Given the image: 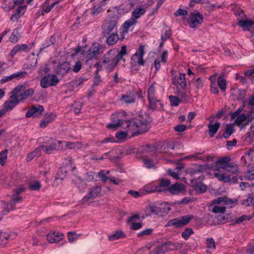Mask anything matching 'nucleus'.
I'll list each match as a JSON object with an SVG mask.
<instances>
[{
    "mask_svg": "<svg viewBox=\"0 0 254 254\" xmlns=\"http://www.w3.org/2000/svg\"><path fill=\"white\" fill-rule=\"evenodd\" d=\"M152 119L147 113L139 116L135 119L124 121L122 127L125 129L129 137L144 133L149 128Z\"/></svg>",
    "mask_w": 254,
    "mask_h": 254,
    "instance_id": "f257e3e1",
    "label": "nucleus"
},
{
    "mask_svg": "<svg viewBox=\"0 0 254 254\" xmlns=\"http://www.w3.org/2000/svg\"><path fill=\"white\" fill-rule=\"evenodd\" d=\"M145 54L144 46L140 45L135 53L131 57L130 64L132 70H138L140 66L145 65L146 62L143 59Z\"/></svg>",
    "mask_w": 254,
    "mask_h": 254,
    "instance_id": "f03ea898",
    "label": "nucleus"
},
{
    "mask_svg": "<svg viewBox=\"0 0 254 254\" xmlns=\"http://www.w3.org/2000/svg\"><path fill=\"white\" fill-rule=\"evenodd\" d=\"M104 50L105 47L103 45L98 43L93 44L85 54L82 53L84 55L85 63L89 64L90 61L96 59Z\"/></svg>",
    "mask_w": 254,
    "mask_h": 254,
    "instance_id": "7ed1b4c3",
    "label": "nucleus"
},
{
    "mask_svg": "<svg viewBox=\"0 0 254 254\" xmlns=\"http://www.w3.org/2000/svg\"><path fill=\"white\" fill-rule=\"evenodd\" d=\"M118 52V49L114 48L108 51L103 58L102 64H104V68L107 70L108 72L113 70L117 65L112 54Z\"/></svg>",
    "mask_w": 254,
    "mask_h": 254,
    "instance_id": "20e7f679",
    "label": "nucleus"
},
{
    "mask_svg": "<svg viewBox=\"0 0 254 254\" xmlns=\"http://www.w3.org/2000/svg\"><path fill=\"white\" fill-rule=\"evenodd\" d=\"M117 19L115 17L110 18L107 20L103 26V36L108 37L110 34L117 33Z\"/></svg>",
    "mask_w": 254,
    "mask_h": 254,
    "instance_id": "39448f33",
    "label": "nucleus"
},
{
    "mask_svg": "<svg viewBox=\"0 0 254 254\" xmlns=\"http://www.w3.org/2000/svg\"><path fill=\"white\" fill-rule=\"evenodd\" d=\"M193 218L192 215H184L169 220L166 224V227L174 226L176 228H181L187 225Z\"/></svg>",
    "mask_w": 254,
    "mask_h": 254,
    "instance_id": "423d86ee",
    "label": "nucleus"
},
{
    "mask_svg": "<svg viewBox=\"0 0 254 254\" xmlns=\"http://www.w3.org/2000/svg\"><path fill=\"white\" fill-rule=\"evenodd\" d=\"M47 145H41L43 146L42 150H44V152L47 154H50L54 151L58 150V147L59 146L61 142L56 139H53L52 138L45 137L44 139Z\"/></svg>",
    "mask_w": 254,
    "mask_h": 254,
    "instance_id": "0eeeda50",
    "label": "nucleus"
},
{
    "mask_svg": "<svg viewBox=\"0 0 254 254\" xmlns=\"http://www.w3.org/2000/svg\"><path fill=\"white\" fill-rule=\"evenodd\" d=\"M59 81L56 75L47 74L41 80L40 85L42 88H47L51 86H56Z\"/></svg>",
    "mask_w": 254,
    "mask_h": 254,
    "instance_id": "6e6552de",
    "label": "nucleus"
},
{
    "mask_svg": "<svg viewBox=\"0 0 254 254\" xmlns=\"http://www.w3.org/2000/svg\"><path fill=\"white\" fill-rule=\"evenodd\" d=\"M203 21V15L197 11H194L190 14V19L189 21V26L192 28H197L202 23Z\"/></svg>",
    "mask_w": 254,
    "mask_h": 254,
    "instance_id": "1a4fd4ad",
    "label": "nucleus"
},
{
    "mask_svg": "<svg viewBox=\"0 0 254 254\" xmlns=\"http://www.w3.org/2000/svg\"><path fill=\"white\" fill-rule=\"evenodd\" d=\"M22 200L21 197L19 195H16L13 193L12 195V199L9 202L5 203L3 206V210L2 211L3 214L6 215L11 210H12L15 208V204L20 202Z\"/></svg>",
    "mask_w": 254,
    "mask_h": 254,
    "instance_id": "9d476101",
    "label": "nucleus"
},
{
    "mask_svg": "<svg viewBox=\"0 0 254 254\" xmlns=\"http://www.w3.org/2000/svg\"><path fill=\"white\" fill-rule=\"evenodd\" d=\"M101 191V188L100 186H95L89 189L88 193L81 200L82 204L86 203L89 200L96 198Z\"/></svg>",
    "mask_w": 254,
    "mask_h": 254,
    "instance_id": "9b49d317",
    "label": "nucleus"
},
{
    "mask_svg": "<svg viewBox=\"0 0 254 254\" xmlns=\"http://www.w3.org/2000/svg\"><path fill=\"white\" fill-rule=\"evenodd\" d=\"M44 111V107L40 105H35L30 108L25 114L26 118H38Z\"/></svg>",
    "mask_w": 254,
    "mask_h": 254,
    "instance_id": "f8f14e48",
    "label": "nucleus"
},
{
    "mask_svg": "<svg viewBox=\"0 0 254 254\" xmlns=\"http://www.w3.org/2000/svg\"><path fill=\"white\" fill-rule=\"evenodd\" d=\"M148 105L147 108L149 111L154 112L155 111L163 110V104L161 100L157 98L148 99Z\"/></svg>",
    "mask_w": 254,
    "mask_h": 254,
    "instance_id": "ddd939ff",
    "label": "nucleus"
},
{
    "mask_svg": "<svg viewBox=\"0 0 254 254\" xmlns=\"http://www.w3.org/2000/svg\"><path fill=\"white\" fill-rule=\"evenodd\" d=\"M167 190L173 195L179 194L181 193H185L186 187L182 183H176L167 188Z\"/></svg>",
    "mask_w": 254,
    "mask_h": 254,
    "instance_id": "4468645a",
    "label": "nucleus"
},
{
    "mask_svg": "<svg viewBox=\"0 0 254 254\" xmlns=\"http://www.w3.org/2000/svg\"><path fill=\"white\" fill-rule=\"evenodd\" d=\"M162 208L154 204H150L148 206L145 210V216H143L142 218L150 216L152 215H158L160 212H162Z\"/></svg>",
    "mask_w": 254,
    "mask_h": 254,
    "instance_id": "2eb2a0df",
    "label": "nucleus"
},
{
    "mask_svg": "<svg viewBox=\"0 0 254 254\" xmlns=\"http://www.w3.org/2000/svg\"><path fill=\"white\" fill-rule=\"evenodd\" d=\"M127 54V46L126 45H123L122 46L120 51L119 52L118 51L117 53H115L112 54L113 58L117 65L121 60H123L124 62L125 61V59L123 58V57Z\"/></svg>",
    "mask_w": 254,
    "mask_h": 254,
    "instance_id": "dca6fc26",
    "label": "nucleus"
},
{
    "mask_svg": "<svg viewBox=\"0 0 254 254\" xmlns=\"http://www.w3.org/2000/svg\"><path fill=\"white\" fill-rule=\"evenodd\" d=\"M24 88V86L22 85L15 87L13 90L12 94L10 96L8 100L13 102L17 105L20 101L19 99H18V96L17 97V95Z\"/></svg>",
    "mask_w": 254,
    "mask_h": 254,
    "instance_id": "f3484780",
    "label": "nucleus"
},
{
    "mask_svg": "<svg viewBox=\"0 0 254 254\" xmlns=\"http://www.w3.org/2000/svg\"><path fill=\"white\" fill-rule=\"evenodd\" d=\"M168 251L166 242L161 243L151 250L149 254H164Z\"/></svg>",
    "mask_w": 254,
    "mask_h": 254,
    "instance_id": "a211bd4d",
    "label": "nucleus"
},
{
    "mask_svg": "<svg viewBox=\"0 0 254 254\" xmlns=\"http://www.w3.org/2000/svg\"><path fill=\"white\" fill-rule=\"evenodd\" d=\"M56 117V115L53 113L47 115L41 121L40 127L45 128L49 124L55 120Z\"/></svg>",
    "mask_w": 254,
    "mask_h": 254,
    "instance_id": "6ab92c4d",
    "label": "nucleus"
},
{
    "mask_svg": "<svg viewBox=\"0 0 254 254\" xmlns=\"http://www.w3.org/2000/svg\"><path fill=\"white\" fill-rule=\"evenodd\" d=\"M26 8V5L19 6L17 8L15 12L11 15L10 17V20L13 21H17L18 19L21 17V16L25 13Z\"/></svg>",
    "mask_w": 254,
    "mask_h": 254,
    "instance_id": "aec40b11",
    "label": "nucleus"
},
{
    "mask_svg": "<svg viewBox=\"0 0 254 254\" xmlns=\"http://www.w3.org/2000/svg\"><path fill=\"white\" fill-rule=\"evenodd\" d=\"M70 68V67L69 63L67 62H65L60 64L58 66L57 72L59 75L63 76L67 73Z\"/></svg>",
    "mask_w": 254,
    "mask_h": 254,
    "instance_id": "412c9836",
    "label": "nucleus"
},
{
    "mask_svg": "<svg viewBox=\"0 0 254 254\" xmlns=\"http://www.w3.org/2000/svg\"><path fill=\"white\" fill-rule=\"evenodd\" d=\"M146 11L145 8L142 7L141 5H138L131 12V17L134 18L137 20V19L143 15Z\"/></svg>",
    "mask_w": 254,
    "mask_h": 254,
    "instance_id": "4be33fe9",
    "label": "nucleus"
},
{
    "mask_svg": "<svg viewBox=\"0 0 254 254\" xmlns=\"http://www.w3.org/2000/svg\"><path fill=\"white\" fill-rule=\"evenodd\" d=\"M220 127V124L219 122L215 123V124H212L211 122L208 125V129L207 132L210 137H212L217 133L218 130Z\"/></svg>",
    "mask_w": 254,
    "mask_h": 254,
    "instance_id": "5701e85b",
    "label": "nucleus"
},
{
    "mask_svg": "<svg viewBox=\"0 0 254 254\" xmlns=\"http://www.w3.org/2000/svg\"><path fill=\"white\" fill-rule=\"evenodd\" d=\"M170 184L171 182L169 180L162 179L158 185L156 187L154 190L157 192L167 190V189H166V188L170 186Z\"/></svg>",
    "mask_w": 254,
    "mask_h": 254,
    "instance_id": "b1692460",
    "label": "nucleus"
},
{
    "mask_svg": "<svg viewBox=\"0 0 254 254\" xmlns=\"http://www.w3.org/2000/svg\"><path fill=\"white\" fill-rule=\"evenodd\" d=\"M42 147H43V146H39L34 151L28 153L26 157V160L27 162H30L35 157L40 156L41 154V150H42Z\"/></svg>",
    "mask_w": 254,
    "mask_h": 254,
    "instance_id": "393cba45",
    "label": "nucleus"
},
{
    "mask_svg": "<svg viewBox=\"0 0 254 254\" xmlns=\"http://www.w3.org/2000/svg\"><path fill=\"white\" fill-rule=\"evenodd\" d=\"M137 21L131 17L129 19H127L123 24V30L124 32H127L128 30L132 28H133L134 26L137 23Z\"/></svg>",
    "mask_w": 254,
    "mask_h": 254,
    "instance_id": "a878e982",
    "label": "nucleus"
},
{
    "mask_svg": "<svg viewBox=\"0 0 254 254\" xmlns=\"http://www.w3.org/2000/svg\"><path fill=\"white\" fill-rule=\"evenodd\" d=\"M135 101V96L132 93L123 94L120 99V101L126 104H132Z\"/></svg>",
    "mask_w": 254,
    "mask_h": 254,
    "instance_id": "bb28decb",
    "label": "nucleus"
},
{
    "mask_svg": "<svg viewBox=\"0 0 254 254\" xmlns=\"http://www.w3.org/2000/svg\"><path fill=\"white\" fill-rule=\"evenodd\" d=\"M254 111H250L247 115L245 114H240L235 121V123L237 125H241L243 122L247 121L250 116L253 114Z\"/></svg>",
    "mask_w": 254,
    "mask_h": 254,
    "instance_id": "cd10ccee",
    "label": "nucleus"
},
{
    "mask_svg": "<svg viewBox=\"0 0 254 254\" xmlns=\"http://www.w3.org/2000/svg\"><path fill=\"white\" fill-rule=\"evenodd\" d=\"M35 90L33 88H29L24 91V92L18 95V98L20 102H22L27 99L34 93Z\"/></svg>",
    "mask_w": 254,
    "mask_h": 254,
    "instance_id": "c85d7f7f",
    "label": "nucleus"
},
{
    "mask_svg": "<svg viewBox=\"0 0 254 254\" xmlns=\"http://www.w3.org/2000/svg\"><path fill=\"white\" fill-rule=\"evenodd\" d=\"M231 160L230 157H225L222 158L216 162L217 167L219 168L225 169L229 164V162Z\"/></svg>",
    "mask_w": 254,
    "mask_h": 254,
    "instance_id": "c756f323",
    "label": "nucleus"
},
{
    "mask_svg": "<svg viewBox=\"0 0 254 254\" xmlns=\"http://www.w3.org/2000/svg\"><path fill=\"white\" fill-rule=\"evenodd\" d=\"M73 183L76 186L80 192L84 191L86 187V182L81 178L78 177L75 181H73Z\"/></svg>",
    "mask_w": 254,
    "mask_h": 254,
    "instance_id": "7c9ffc66",
    "label": "nucleus"
},
{
    "mask_svg": "<svg viewBox=\"0 0 254 254\" xmlns=\"http://www.w3.org/2000/svg\"><path fill=\"white\" fill-rule=\"evenodd\" d=\"M126 236V234L122 231H117L114 233L108 236V240L110 241H113L125 238Z\"/></svg>",
    "mask_w": 254,
    "mask_h": 254,
    "instance_id": "2f4dec72",
    "label": "nucleus"
},
{
    "mask_svg": "<svg viewBox=\"0 0 254 254\" xmlns=\"http://www.w3.org/2000/svg\"><path fill=\"white\" fill-rule=\"evenodd\" d=\"M106 43L108 45L112 46L117 43L119 40V36L117 33L110 34L106 37Z\"/></svg>",
    "mask_w": 254,
    "mask_h": 254,
    "instance_id": "473e14b6",
    "label": "nucleus"
},
{
    "mask_svg": "<svg viewBox=\"0 0 254 254\" xmlns=\"http://www.w3.org/2000/svg\"><path fill=\"white\" fill-rule=\"evenodd\" d=\"M56 42V38L54 36H51L47 38L42 44V47L40 48V51L43 50L46 48L49 47L51 45H53Z\"/></svg>",
    "mask_w": 254,
    "mask_h": 254,
    "instance_id": "72a5a7b5",
    "label": "nucleus"
},
{
    "mask_svg": "<svg viewBox=\"0 0 254 254\" xmlns=\"http://www.w3.org/2000/svg\"><path fill=\"white\" fill-rule=\"evenodd\" d=\"M156 83L154 82L150 86L147 91V99H151L153 98H157V93L156 92V87L155 85Z\"/></svg>",
    "mask_w": 254,
    "mask_h": 254,
    "instance_id": "f704fd0d",
    "label": "nucleus"
},
{
    "mask_svg": "<svg viewBox=\"0 0 254 254\" xmlns=\"http://www.w3.org/2000/svg\"><path fill=\"white\" fill-rule=\"evenodd\" d=\"M166 243L168 251L181 249L183 247V244L180 242L172 243L170 241H168Z\"/></svg>",
    "mask_w": 254,
    "mask_h": 254,
    "instance_id": "c9c22d12",
    "label": "nucleus"
},
{
    "mask_svg": "<svg viewBox=\"0 0 254 254\" xmlns=\"http://www.w3.org/2000/svg\"><path fill=\"white\" fill-rule=\"evenodd\" d=\"M234 132V129L232 125L231 124H227L226 125L225 132L223 134L222 136L225 139H228Z\"/></svg>",
    "mask_w": 254,
    "mask_h": 254,
    "instance_id": "e433bc0d",
    "label": "nucleus"
},
{
    "mask_svg": "<svg viewBox=\"0 0 254 254\" xmlns=\"http://www.w3.org/2000/svg\"><path fill=\"white\" fill-rule=\"evenodd\" d=\"M29 189L33 191H38L41 188V185L39 181H31L28 183Z\"/></svg>",
    "mask_w": 254,
    "mask_h": 254,
    "instance_id": "4c0bfd02",
    "label": "nucleus"
},
{
    "mask_svg": "<svg viewBox=\"0 0 254 254\" xmlns=\"http://www.w3.org/2000/svg\"><path fill=\"white\" fill-rule=\"evenodd\" d=\"M252 218V216L243 215L241 216V217L237 218L234 222L230 223V225L232 226V225H234L236 224H240L245 221L250 220Z\"/></svg>",
    "mask_w": 254,
    "mask_h": 254,
    "instance_id": "58836bf2",
    "label": "nucleus"
},
{
    "mask_svg": "<svg viewBox=\"0 0 254 254\" xmlns=\"http://www.w3.org/2000/svg\"><path fill=\"white\" fill-rule=\"evenodd\" d=\"M19 28L14 29L9 37V41L12 43H16L18 40Z\"/></svg>",
    "mask_w": 254,
    "mask_h": 254,
    "instance_id": "ea45409f",
    "label": "nucleus"
},
{
    "mask_svg": "<svg viewBox=\"0 0 254 254\" xmlns=\"http://www.w3.org/2000/svg\"><path fill=\"white\" fill-rule=\"evenodd\" d=\"M227 199L225 197H219L217 199H214L213 200V204H220L221 202H224L225 203H228V202H230L231 203H235L237 201V199H235L234 200L229 199L228 201Z\"/></svg>",
    "mask_w": 254,
    "mask_h": 254,
    "instance_id": "a19ab883",
    "label": "nucleus"
},
{
    "mask_svg": "<svg viewBox=\"0 0 254 254\" xmlns=\"http://www.w3.org/2000/svg\"><path fill=\"white\" fill-rule=\"evenodd\" d=\"M177 83L180 85L182 89H185L187 83L185 78V73H180L177 80Z\"/></svg>",
    "mask_w": 254,
    "mask_h": 254,
    "instance_id": "79ce46f5",
    "label": "nucleus"
},
{
    "mask_svg": "<svg viewBox=\"0 0 254 254\" xmlns=\"http://www.w3.org/2000/svg\"><path fill=\"white\" fill-rule=\"evenodd\" d=\"M16 105H17V104L14 103V102L9 101V100H7L3 104L2 106H3V108L2 109H5L6 110V112L7 111H11Z\"/></svg>",
    "mask_w": 254,
    "mask_h": 254,
    "instance_id": "37998d69",
    "label": "nucleus"
},
{
    "mask_svg": "<svg viewBox=\"0 0 254 254\" xmlns=\"http://www.w3.org/2000/svg\"><path fill=\"white\" fill-rule=\"evenodd\" d=\"M194 189L196 191L203 193L206 190L207 187L201 182H199L194 185Z\"/></svg>",
    "mask_w": 254,
    "mask_h": 254,
    "instance_id": "c03bdc74",
    "label": "nucleus"
},
{
    "mask_svg": "<svg viewBox=\"0 0 254 254\" xmlns=\"http://www.w3.org/2000/svg\"><path fill=\"white\" fill-rule=\"evenodd\" d=\"M217 84L221 90L225 91L227 87L226 80L223 77L219 76L217 78Z\"/></svg>",
    "mask_w": 254,
    "mask_h": 254,
    "instance_id": "a18cd8bd",
    "label": "nucleus"
},
{
    "mask_svg": "<svg viewBox=\"0 0 254 254\" xmlns=\"http://www.w3.org/2000/svg\"><path fill=\"white\" fill-rule=\"evenodd\" d=\"M169 99L170 105L172 106H177L181 102V100L175 96L170 95L169 96Z\"/></svg>",
    "mask_w": 254,
    "mask_h": 254,
    "instance_id": "49530a36",
    "label": "nucleus"
},
{
    "mask_svg": "<svg viewBox=\"0 0 254 254\" xmlns=\"http://www.w3.org/2000/svg\"><path fill=\"white\" fill-rule=\"evenodd\" d=\"M27 73L25 71H19L12 73L13 80H19L26 76Z\"/></svg>",
    "mask_w": 254,
    "mask_h": 254,
    "instance_id": "de8ad7c7",
    "label": "nucleus"
},
{
    "mask_svg": "<svg viewBox=\"0 0 254 254\" xmlns=\"http://www.w3.org/2000/svg\"><path fill=\"white\" fill-rule=\"evenodd\" d=\"M193 231L191 228H186L184 231L182 233V237L185 240H187L189 239L190 236L193 234Z\"/></svg>",
    "mask_w": 254,
    "mask_h": 254,
    "instance_id": "09e8293b",
    "label": "nucleus"
},
{
    "mask_svg": "<svg viewBox=\"0 0 254 254\" xmlns=\"http://www.w3.org/2000/svg\"><path fill=\"white\" fill-rule=\"evenodd\" d=\"M123 121L122 120H118L117 122L108 124L106 127L109 129H117L118 127L122 126Z\"/></svg>",
    "mask_w": 254,
    "mask_h": 254,
    "instance_id": "8fccbe9b",
    "label": "nucleus"
},
{
    "mask_svg": "<svg viewBox=\"0 0 254 254\" xmlns=\"http://www.w3.org/2000/svg\"><path fill=\"white\" fill-rule=\"evenodd\" d=\"M253 21L240 20L239 21V25L243 28H250L253 26Z\"/></svg>",
    "mask_w": 254,
    "mask_h": 254,
    "instance_id": "3c124183",
    "label": "nucleus"
},
{
    "mask_svg": "<svg viewBox=\"0 0 254 254\" xmlns=\"http://www.w3.org/2000/svg\"><path fill=\"white\" fill-rule=\"evenodd\" d=\"M7 150L5 149L0 152V164L3 166L7 159Z\"/></svg>",
    "mask_w": 254,
    "mask_h": 254,
    "instance_id": "603ef678",
    "label": "nucleus"
},
{
    "mask_svg": "<svg viewBox=\"0 0 254 254\" xmlns=\"http://www.w3.org/2000/svg\"><path fill=\"white\" fill-rule=\"evenodd\" d=\"M66 174V170L64 168H62L58 170L57 173V177L56 178L58 179L64 180V178L65 177Z\"/></svg>",
    "mask_w": 254,
    "mask_h": 254,
    "instance_id": "864d4df0",
    "label": "nucleus"
},
{
    "mask_svg": "<svg viewBox=\"0 0 254 254\" xmlns=\"http://www.w3.org/2000/svg\"><path fill=\"white\" fill-rule=\"evenodd\" d=\"M242 204L246 206H254V196L244 199L242 201Z\"/></svg>",
    "mask_w": 254,
    "mask_h": 254,
    "instance_id": "5fc2aeb1",
    "label": "nucleus"
},
{
    "mask_svg": "<svg viewBox=\"0 0 254 254\" xmlns=\"http://www.w3.org/2000/svg\"><path fill=\"white\" fill-rule=\"evenodd\" d=\"M226 211L225 206H219L215 205L213 207L212 211L215 213H224Z\"/></svg>",
    "mask_w": 254,
    "mask_h": 254,
    "instance_id": "6e6d98bb",
    "label": "nucleus"
},
{
    "mask_svg": "<svg viewBox=\"0 0 254 254\" xmlns=\"http://www.w3.org/2000/svg\"><path fill=\"white\" fill-rule=\"evenodd\" d=\"M254 73V68L250 69L244 72V74L248 78V79H250L251 81H253L254 80V77L253 76V74Z\"/></svg>",
    "mask_w": 254,
    "mask_h": 254,
    "instance_id": "4d7b16f0",
    "label": "nucleus"
},
{
    "mask_svg": "<svg viewBox=\"0 0 254 254\" xmlns=\"http://www.w3.org/2000/svg\"><path fill=\"white\" fill-rule=\"evenodd\" d=\"M244 177L247 180H254V168L246 172Z\"/></svg>",
    "mask_w": 254,
    "mask_h": 254,
    "instance_id": "13d9d810",
    "label": "nucleus"
},
{
    "mask_svg": "<svg viewBox=\"0 0 254 254\" xmlns=\"http://www.w3.org/2000/svg\"><path fill=\"white\" fill-rule=\"evenodd\" d=\"M236 79L241 82L243 84H247L248 82V79L244 74L242 75L237 74L236 75Z\"/></svg>",
    "mask_w": 254,
    "mask_h": 254,
    "instance_id": "bf43d9fd",
    "label": "nucleus"
},
{
    "mask_svg": "<svg viewBox=\"0 0 254 254\" xmlns=\"http://www.w3.org/2000/svg\"><path fill=\"white\" fill-rule=\"evenodd\" d=\"M225 170H226L227 171L230 172L233 174H235L238 171V168L236 165L231 164L229 163V164L227 167V168H225Z\"/></svg>",
    "mask_w": 254,
    "mask_h": 254,
    "instance_id": "052dcab7",
    "label": "nucleus"
},
{
    "mask_svg": "<svg viewBox=\"0 0 254 254\" xmlns=\"http://www.w3.org/2000/svg\"><path fill=\"white\" fill-rule=\"evenodd\" d=\"M127 136H128V134L127 133L126 131H119L116 133V137L120 140L125 138Z\"/></svg>",
    "mask_w": 254,
    "mask_h": 254,
    "instance_id": "680f3d73",
    "label": "nucleus"
},
{
    "mask_svg": "<svg viewBox=\"0 0 254 254\" xmlns=\"http://www.w3.org/2000/svg\"><path fill=\"white\" fill-rule=\"evenodd\" d=\"M102 9L101 5H99L98 4L94 5L91 11V14L92 15H98L102 11Z\"/></svg>",
    "mask_w": 254,
    "mask_h": 254,
    "instance_id": "e2e57ef3",
    "label": "nucleus"
},
{
    "mask_svg": "<svg viewBox=\"0 0 254 254\" xmlns=\"http://www.w3.org/2000/svg\"><path fill=\"white\" fill-rule=\"evenodd\" d=\"M153 231L152 229L149 228L145 230H143L137 234V237H141L143 236L149 235Z\"/></svg>",
    "mask_w": 254,
    "mask_h": 254,
    "instance_id": "0e129e2a",
    "label": "nucleus"
},
{
    "mask_svg": "<svg viewBox=\"0 0 254 254\" xmlns=\"http://www.w3.org/2000/svg\"><path fill=\"white\" fill-rule=\"evenodd\" d=\"M174 15L175 17L186 16L188 15V11L185 9L179 8L176 11Z\"/></svg>",
    "mask_w": 254,
    "mask_h": 254,
    "instance_id": "69168bd1",
    "label": "nucleus"
},
{
    "mask_svg": "<svg viewBox=\"0 0 254 254\" xmlns=\"http://www.w3.org/2000/svg\"><path fill=\"white\" fill-rule=\"evenodd\" d=\"M98 176L101 178V180L103 182H106L110 177L107 176L106 174H105V171L101 170L98 173Z\"/></svg>",
    "mask_w": 254,
    "mask_h": 254,
    "instance_id": "338daca9",
    "label": "nucleus"
},
{
    "mask_svg": "<svg viewBox=\"0 0 254 254\" xmlns=\"http://www.w3.org/2000/svg\"><path fill=\"white\" fill-rule=\"evenodd\" d=\"M153 147L149 144H146L144 146H142L140 149V151L141 153L150 152L152 151Z\"/></svg>",
    "mask_w": 254,
    "mask_h": 254,
    "instance_id": "774afa93",
    "label": "nucleus"
}]
</instances>
